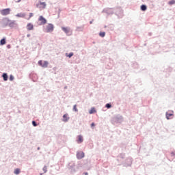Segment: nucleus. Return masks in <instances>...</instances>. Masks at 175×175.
Here are the masks:
<instances>
[{
	"instance_id": "1",
	"label": "nucleus",
	"mask_w": 175,
	"mask_h": 175,
	"mask_svg": "<svg viewBox=\"0 0 175 175\" xmlns=\"http://www.w3.org/2000/svg\"><path fill=\"white\" fill-rule=\"evenodd\" d=\"M38 25H44V24H47V20L43 16H40L38 18Z\"/></svg>"
},
{
	"instance_id": "2",
	"label": "nucleus",
	"mask_w": 175,
	"mask_h": 175,
	"mask_svg": "<svg viewBox=\"0 0 175 175\" xmlns=\"http://www.w3.org/2000/svg\"><path fill=\"white\" fill-rule=\"evenodd\" d=\"M46 2H41L40 1L38 4H36V7L40 10H43V9H46Z\"/></svg>"
},
{
	"instance_id": "3",
	"label": "nucleus",
	"mask_w": 175,
	"mask_h": 175,
	"mask_svg": "<svg viewBox=\"0 0 175 175\" xmlns=\"http://www.w3.org/2000/svg\"><path fill=\"white\" fill-rule=\"evenodd\" d=\"M46 32H53L54 31V25L53 24H48L46 27Z\"/></svg>"
},
{
	"instance_id": "4",
	"label": "nucleus",
	"mask_w": 175,
	"mask_h": 175,
	"mask_svg": "<svg viewBox=\"0 0 175 175\" xmlns=\"http://www.w3.org/2000/svg\"><path fill=\"white\" fill-rule=\"evenodd\" d=\"M38 65L40 66H42V68H47V66H49V62L47 61H42V60H40L38 61Z\"/></svg>"
},
{
	"instance_id": "5",
	"label": "nucleus",
	"mask_w": 175,
	"mask_h": 175,
	"mask_svg": "<svg viewBox=\"0 0 175 175\" xmlns=\"http://www.w3.org/2000/svg\"><path fill=\"white\" fill-rule=\"evenodd\" d=\"M0 13L1 14H2V16H8V14H10V9L6 8V9L1 10L0 11Z\"/></svg>"
},
{
	"instance_id": "6",
	"label": "nucleus",
	"mask_w": 175,
	"mask_h": 175,
	"mask_svg": "<svg viewBox=\"0 0 175 175\" xmlns=\"http://www.w3.org/2000/svg\"><path fill=\"white\" fill-rule=\"evenodd\" d=\"M62 31H64V32H65V33L68 36H70V35H72V31H70V29L69 27H62Z\"/></svg>"
},
{
	"instance_id": "7",
	"label": "nucleus",
	"mask_w": 175,
	"mask_h": 175,
	"mask_svg": "<svg viewBox=\"0 0 175 175\" xmlns=\"http://www.w3.org/2000/svg\"><path fill=\"white\" fill-rule=\"evenodd\" d=\"M7 25H9L11 28H14V27H16V21L7 20Z\"/></svg>"
},
{
	"instance_id": "8",
	"label": "nucleus",
	"mask_w": 175,
	"mask_h": 175,
	"mask_svg": "<svg viewBox=\"0 0 175 175\" xmlns=\"http://www.w3.org/2000/svg\"><path fill=\"white\" fill-rule=\"evenodd\" d=\"M27 31L33 30V25L32 23H28L26 27Z\"/></svg>"
},
{
	"instance_id": "9",
	"label": "nucleus",
	"mask_w": 175,
	"mask_h": 175,
	"mask_svg": "<svg viewBox=\"0 0 175 175\" xmlns=\"http://www.w3.org/2000/svg\"><path fill=\"white\" fill-rule=\"evenodd\" d=\"M77 157L78 159H81L84 158V152H77Z\"/></svg>"
},
{
	"instance_id": "10",
	"label": "nucleus",
	"mask_w": 175,
	"mask_h": 175,
	"mask_svg": "<svg viewBox=\"0 0 175 175\" xmlns=\"http://www.w3.org/2000/svg\"><path fill=\"white\" fill-rule=\"evenodd\" d=\"M63 121L64 122H68V121H69V117H68V113H66L63 116Z\"/></svg>"
},
{
	"instance_id": "11",
	"label": "nucleus",
	"mask_w": 175,
	"mask_h": 175,
	"mask_svg": "<svg viewBox=\"0 0 175 175\" xmlns=\"http://www.w3.org/2000/svg\"><path fill=\"white\" fill-rule=\"evenodd\" d=\"M78 139H77V143L80 144V143H83V136L81 135H78Z\"/></svg>"
},
{
	"instance_id": "12",
	"label": "nucleus",
	"mask_w": 175,
	"mask_h": 175,
	"mask_svg": "<svg viewBox=\"0 0 175 175\" xmlns=\"http://www.w3.org/2000/svg\"><path fill=\"white\" fill-rule=\"evenodd\" d=\"M3 44H6V40L3 38L0 41V46H3Z\"/></svg>"
},
{
	"instance_id": "13",
	"label": "nucleus",
	"mask_w": 175,
	"mask_h": 175,
	"mask_svg": "<svg viewBox=\"0 0 175 175\" xmlns=\"http://www.w3.org/2000/svg\"><path fill=\"white\" fill-rule=\"evenodd\" d=\"M173 116V113H166V118L167 120H170V117Z\"/></svg>"
},
{
	"instance_id": "14",
	"label": "nucleus",
	"mask_w": 175,
	"mask_h": 175,
	"mask_svg": "<svg viewBox=\"0 0 175 175\" xmlns=\"http://www.w3.org/2000/svg\"><path fill=\"white\" fill-rule=\"evenodd\" d=\"M94 113H96V110H95V108L92 107L89 111V114H94Z\"/></svg>"
},
{
	"instance_id": "15",
	"label": "nucleus",
	"mask_w": 175,
	"mask_h": 175,
	"mask_svg": "<svg viewBox=\"0 0 175 175\" xmlns=\"http://www.w3.org/2000/svg\"><path fill=\"white\" fill-rule=\"evenodd\" d=\"M141 10H142V12H146V10H147V6H146V5H141Z\"/></svg>"
},
{
	"instance_id": "16",
	"label": "nucleus",
	"mask_w": 175,
	"mask_h": 175,
	"mask_svg": "<svg viewBox=\"0 0 175 175\" xmlns=\"http://www.w3.org/2000/svg\"><path fill=\"white\" fill-rule=\"evenodd\" d=\"M16 17H21V18H24L25 17V14L24 13H19L16 14Z\"/></svg>"
},
{
	"instance_id": "17",
	"label": "nucleus",
	"mask_w": 175,
	"mask_h": 175,
	"mask_svg": "<svg viewBox=\"0 0 175 175\" xmlns=\"http://www.w3.org/2000/svg\"><path fill=\"white\" fill-rule=\"evenodd\" d=\"M3 79L4 81H8V74L3 73Z\"/></svg>"
},
{
	"instance_id": "18",
	"label": "nucleus",
	"mask_w": 175,
	"mask_h": 175,
	"mask_svg": "<svg viewBox=\"0 0 175 175\" xmlns=\"http://www.w3.org/2000/svg\"><path fill=\"white\" fill-rule=\"evenodd\" d=\"M105 35H106V33H105V32L99 33V36H100L101 38H105Z\"/></svg>"
},
{
	"instance_id": "19",
	"label": "nucleus",
	"mask_w": 175,
	"mask_h": 175,
	"mask_svg": "<svg viewBox=\"0 0 175 175\" xmlns=\"http://www.w3.org/2000/svg\"><path fill=\"white\" fill-rule=\"evenodd\" d=\"M14 174H20V169L16 168V169L14 170Z\"/></svg>"
},
{
	"instance_id": "20",
	"label": "nucleus",
	"mask_w": 175,
	"mask_h": 175,
	"mask_svg": "<svg viewBox=\"0 0 175 175\" xmlns=\"http://www.w3.org/2000/svg\"><path fill=\"white\" fill-rule=\"evenodd\" d=\"M66 55V57H68V58H71V57H73V53H70L68 55L67 53Z\"/></svg>"
},
{
	"instance_id": "21",
	"label": "nucleus",
	"mask_w": 175,
	"mask_h": 175,
	"mask_svg": "<svg viewBox=\"0 0 175 175\" xmlns=\"http://www.w3.org/2000/svg\"><path fill=\"white\" fill-rule=\"evenodd\" d=\"M168 3H169V5H174L175 1L174 0H172V1H169Z\"/></svg>"
},
{
	"instance_id": "22",
	"label": "nucleus",
	"mask_w": 175,
	"mask_h": 175,
	"mask_svg": "<svg viewBox=\"0 0 175 175\" xmlns=\"http://www.w3.org/2000/svg\"><path fill=\"white\" fill-rule=\"evenodd\" d=\"M73 111H79V110L77 109V105H74V107H73Z\"/></svg>"
},
{
	"instance_id": "23",
	"label": "nucleus",
	"mask_w": 175,
	"mask_h": 175,
	"mask_svg": "<svg viewBox=\"0 0 175 175\" xmlns=\"http://www.w3.org/2000/svg\"><path fill=\"white\" fill-rule=\"evenodd\" d=\"M10 81H13L14 80V77H13V75H10Z\"/></svg>"
},
{
	"instance_id": "24",
	"label": "nucleus",
	"mask_w": 175,
	"mask_h": 175,
	"mask_svg": "<svg viewBox=\"0 0 175 175\" xmlns=\"http://www.w3.org/2000/svg\"><path fill=\"white\" fill-rule=\"evenodd\" d=\"M43 171H44V173H46V172H47V167H46V166H44V167H43Z\"/></svg>"
},
{
	"instance_id": "25",
	"label": "nucleus",
	"mask_w": 175,
	"mask_h": 175,
	"mask_svg": "<svg viewBox=\"0 0 175 175\" xmlns=\"http://www.w3.org/2000/svg\"><path fill=\"white\" fill-rule=\"evenodd\" d=\"M31 17H33V13H29V17L27 18V20H29Z\"/></svg>"
},
{
	"instance_id": "26",
	"label": "nucleus",
	"mask_w": 175,
	"mask_h": 175,
	"mask_svg": "<svg viewBox=\"0 0 175 175\" xmlns=\"http://www.w3.org/2000/svg\"><path fill=\"white\" fill-rule=\"evenodd\" d=\"M32 124L33 126H38V124H36V122H35V121L32 122Z\"/></svg>"
},
{
	"instance_id": "27",
	"label": "nucleus",
	"mask_w": 175,
	"mask_h": 175,
	"mask_svg": "<svg viewBox=\"0 0 175 175\" xmlns=\"http://www.w3.org/2000/svg\"><path fill=\"white\" fill-rule=\"evenodd\" d=\"M106 107H107V109H110V107H111V105H110V104H107V105H106Z\"/></svg>"
},
{
	"instance_id": "28",
	"label": "nucleus",
	"mask_w": 175,
	"mask_h": 175,
	"mask_svg": "<svg viewBox=\"0 0 175 175\" xmlns=\"http://www.w3.org/2000/svg\"><path fill=\"white\" fill-rule=\"evenodd\" d=\"M14 2L18 3V2H21V0H14Z\"/></svg>"
},
{
	"instance_id": "29",
	"label": "nucleus",
	"mask_w": 175,
	"mask_h": 175,
	"mask_svg": "<svg viewBox=\"0 0 175 175\" xmlns=\"http://www.w3.org/2000/svg\"><path fill=\"white\" fill-rule=\"evenodd\" d=\"M91 126H92V128L94 127V126H95V123H92V124H91Z\"/></svg>"
},
{
	"instance_id": "30",
	"label": "nucleus",
	"mask_w": 175,
	"mask_h": 175,
	"mask_svg": "<svg viewBox=\"0 0 175 175\" xmlns=\"http://www.w3.org/2000/svg\"><path fill=\"white\" fill-rule=\"evenodd\" d=\"M27 38H29L30 36H31V35L30 34H27Z\"/></svg>"
},
{
	"instance_id": "31",
	"label": "nucleus",
	"mask_w": 175,
	"mask_h": 175,
	"mask_svg": "<svg viewBox=\"0 0 175 175\" xmlns=\"http://www.w3.org/2000/svg\"><path fill=\"white\" fill-rule=\"evenodd\" d=\"M90 24H92V21H90Z\"/></svg>"
},
{
	"instance_id": "32",
	"label": "nucleus",
	"mask_w": 175,
	"mask_h": 175,
	"mask_svg": "<svg viewBox=\"0 0 175 175\" xmlns=\"http://www.w3.org/2000/svg\"><path fill=\"white\" fill-rule=\"evenodd\" d=\"M88 174V173L85 174V175Z\"/></svg>"
},
{
	"instance_id": "33",
	"label": "nucleus",
	"mask_w": 175,
	"mask_h": 175,
	"mask_svg": "<svg viewBox=\"0 0 175 175\" xmlns=\"http://www.w3.org/2000/svg\"><path fill=\"white\" fill-rule=\"evenodd\" d=\"M40 175H42V174H40Z\"/></svg>"
}]
</instances>
